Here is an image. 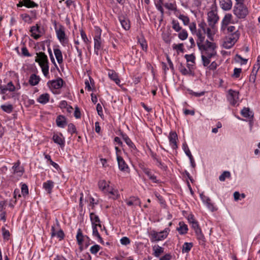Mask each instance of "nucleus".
Instances as JSON below:
<instances>
[{"instance_id": "nucleus-1", "label": "nucleus", "mask_w": 260, "mask_h": 260, "mask_svg": "<svg viewBox=\"0 0 260 260\" xmlns=\"http://www.w3.org/2000/svg\"><path fill=\"white\" fill-rule=\"evenodd\" d=\"M198 47L201 53L203 64L207 67L210 63V59L217 55V45L216 43L208 40L197 42Z\"/></svg>"}, {"instance_id": "nucleus-2", "label": "nucleus", "mask_w": 260, "mask_h": 260, "mask_svg": "<svg viewBox=\"0 0 260 260\" xmlns=\"http://www.w3.org/2000/svg\"><path fill=\"white\" fill-rule=\"evenodd\" d=\"M37 55L35 61L39 63L44 75L47 77L49 74V61L47 56L42 52L37 53Z\"/></svg>"}, {"instance_id": "nucleus-3", "label": "nucleus", "mask_w": 260, "mask_h": 260, "mask_svg": "<svg viewBox=\"0 0 260 260\" xmlns=\"http://www.w3.org/2000/svg\"><path fill=\"white\" fill-rule=\"evenodd\" d=\"M170 231V229L168 228L159 232L154 230L151 231L149 233L150 241L152 242H154L165 239L167 237Z\"/></svg>"}, {"instance_id": "nucleus-4", "label": "nucleus", "mask_w": 260, "mask_h": 260, "mask_svg": "<svg viewBox=\"0 0 260 260\" xmlns=\"http://www.w3.org/2000/svg\"><path fill=\"white\" fill-rule=\"evenodd\" d=\"M54 28L57 39L61 44L64 45L67 44L68 39L65 33V27L61 24H59L57 26L56 21L54 22Z\"/></svg>"}, {"instance_id": "nucleus-5", "label": "nucleus", "mask_w": 260, "mask_h": 260, "mask_svg": "<svg viewBox=\"0 0 260 260\" xmlns=\"http://www.w3.org/2000/svg\"><path fill=\"white\" fill-rule=\"evenodd\" d=\"M234 14L239 19H243L248 14L247 7L244 4H236L234 8Z\"/></svg>"}, {"instance_id": "nucleus-6", "label": "nucleus", "mask_w": 260, "mask_h": 260, "mask_svg": "<svg viewBox=\"0 0 260 260\" xmlns=\"http://www.w3.org/2000/svg\"><path fill=\"white\" fill-rule=\"evenodd\" d=\"M56 225L51 227V237L56 236L59 240H62L64 237L63 231L60 228V224L57 219H55Z\"/></svg>"}, {"instance_id": "nucleus-7", "label": "nucleus", "mask_w": 260, "mask_h": 260, "mask_svg": "<svg viewBox=\"0 0 260 260\" xmlns=\"http://www.w3.org/2000/svg\"><path fill=\"white\" fill-rule=\"evenodd\" d=\"M30 31L31 33V36L35 40L39 39L44 32V29L41 28L38 24L35 26H31L30 29Z\"/></svg>"}, {"instance_id": "nucleus-8", "label": "nucleus", "mask_w": 260, "mask_h": 260, "mask_svg": "<svg viewBox=\"0 0 260 260\" xmlns=\"http://www.w3.org/2000/svg\"><path fill=\"white\" fill-rule=\"evenodd\" d=\"M227 98L230 103L232 105L235 106L239 100V92L232 89H229Z\"/></svg>"}, {"instance_id": "nucleus-9", "label": "nucleus", "mask_w": 260, "mask_h": 260, "mask_svg": "<svg viewBox=\"0 0 260 260\" xmlns=\"http://www.w3.org/2000/svg\"><path fill=\"white\" fill-rule=\"evenodd\" d=\"M218 19V16L213 11H210L208 13V22L211 28H214Z\"/></svg>"}, {"instance_id": "nucleus-10", "label": "nucleus", "mask_w": 260, "mask_h": 260, "mask_svg": "<svg viewBox=\"0 0 260 260\" xmlns=\"http://www.w3.org/2000/svg\"><path fill=\"white\" fill-rule=\"evenodd\" d=\"M101 30L99 32V34L95 36L94 38V53L96 54H99V50L101 49L102 46V41L101 38Z\"/></svg>"}, {"instance_id": "nucleus-11", "label": "nucleus", "mask_w": 260, "mask_h": 260, "mask_svg": "<svg viewBox=\"0 0 260 260\" xmlns=\"http://www.w3.org/2000/svg\"><path fill=\"white\" fill-rule=\"evenodd\" d=\"M232 15L231 14H226L222 20V25L221 29L222 31H225L228 25L232 22Z\"/></svg>"}, {"instance_id": "nucleus-12", "label": "nucleus", "mask_w": 260, "mask_h": 260, "mask_svg": "<svg viewBox=\"0 0 260 260\" xmlns=\"http://www.w3.org/2000/svg\"><path fill=\"white\" fill-rule=\"evenodd\" d=\"M178 139L177 135L176 132H171L169 134V139L170 144L172 148L176 149L178 148L176 140Z\"/></svg>"}, {"instance_id": "nucleus-13", "label": "nucleus", "mask_w": 260, "mask_h": 260, "mask_svg": "<svg viewBox=\"0 0 260 260\" xmlns=\"http://www.w3.org/2000/svg\"><path fill=\"white\" fill-rule=\"evenodd\" d=\"M200 196L202 201L206 205L208 208L211 211H213L214 207L213 204L211 203V199L208 197L206 196L203 193H201Z\"/></svg>"}, {"instance_id": "nucleus-14", "label": "nucleus", "mask_w": 260, "mask_h": 260, "mask_svg": "<svg viewBox=\"0 0 260 260\" xmlns=\"http://www.w3.org/2000/svg\"><path fill=\"white\" fill-rule=\"evenodd\" d=\"M150 155L153 160H155L157 162V166L163 170H166L167 169V166H166L164 163H162L160 159L158 157L156 153H154L153 151L150 150Z\"/></svg>"}, {"instance_id": "nucleus-15", "label": "nucleus", "mask_w": 260, "mask_h": 260, "mask_svg": "<svg viewBox=\"0 0 260 260\" xmlns=\"http://www.w3.org/2000/svg\"><path fill=\"white\" fill-rule=\"evenodd\" d=\"M241 114L244 117L251 120L253 118L254 114L252 111H250L249 108L244 107L241 111Z\"/></svg>"}, {"instance_id": "nucleus-16", "label": "nucleus", "mask_w": 260, "mask_h": 260, "mask_svg": "<svg viewBox=\"0 0 260 260\" xmlns=\"http://www.w3.org/2000/svg\"><path fill=\"white\" fill-rule=\"evenodd\" d=\"M117 160L118 165V168L122 171H125L128 169L127 165L124 160L123 158L119 155H117Z\"/></svg>"}, {"instance_id": "nucleus-17", "label": "nucleus", "mask_w": 260, "mask_h": 260, "mask_svg": "<svg viewBox=\"0 0 260 260\" xmlns=\"http://www.w3.org/2000/svg\"><path fill=\"white\" fill-rule=\"evenodd\" d=\"M119 21L122 27L126 30H129L131 27L130 21L129 19L124 16H121L119 17Z\"/></svg>"}, {"instance_id": "nucleus-18", "label": "nucleus", "mask_w": 260, "mask_h": 260, "mask_svg": "<svg viewBox=\"0 0 260 260\" xmlns=\"http://www.w3.org/2000/svg\"><path fill=\"white\" fill-rule=\"evenodd\" d=\"M220 6L222 9L224 11H229L231 9L232 2L231 0H221Z\"/></svg>"}, {"instance_id": "nucleus-19", "label": "nucleus", "mask_w": 260, "mask_h": 260, "mask_svg": "<svg viewBox=\"0 0 260 260\" xmlns=\"http://www.w3.org/2000/svg\"><path fill=\"white\" fill-rule=\"evenodd\" d=\"M88 238L87 236L83 235L81 229H79L76 235V239L78 244L82 247L84 238Z\"/></svg>"}, {"instance_id": "nucleus-20", "label": "nucleus", "mask_w": 260, "mask_h": 260, "mask_svg": "<svg viewBox=\"0 0 260 260\" xmlns=\"http://www.w3.org/2000/svg\"><path fill=\"white\" fill-rule=\"evenodd\" d=\"M63 80L61 78H58L56 80L51 81V86L52 88L58 89L63 86Z\"/></svg>"}, {"instance_id": "nucleus-21", "label": "nucleus", "mask_w": 260, "mask_h": 260, "mask_svg": "<svg viewBox=\"0 0 260 260\" xmlns=\"http://www.w3.org/2000/svg\"><path fill=\"white\" fill-rule=\"evenodd\" d=\"M108 76L111 80L115 82V83L119 85L120 80L118 78V74L113 70H109L108 72Z\"/></svg>"}, {"instance_id": "nucleus-22", "label": "nucleus", "mask_w": 260, "mask_h": 260, "mask_svg": "<svg viewBox=\"0 0 260 260\" xmlns=\"http://www.w3.org/2000/svg\"><path fill=\"white\" fill-rule=\"evenodd\" d=\"M56 124L58 127L63 128L67 124L66 118L63 115H59L56 119Z\"/></svg>"}, {"instance_id": "nucleus-23", "label": "nucleus", "mask_w": 260, "mask_h": 260, "mask_svg": "<svg viewBox=\"0 0 260 260\" xmlns=\"http://www.w3.org/2000/svg\"><path fill=\"white\" fill-rule=\"evenodd\" d=\"M90 218L92 225H98L99 227L102 228L100 218L94 213L92 212L90 213Z\"/></svg>"}, {"instance_id": "nucleus-24", "label": "nucleus", "mask_w": 260, "mask_h": 260, "mask_svg": "<svg viewBox=\"0 0 260 260\" xmlns=\"http://www.w3.org/2000/svg\"><path fill=\"white\" fill-rule=\"evenodd\" d=\"M143 172L154 183H158L159 181L156 179V177L152 174L151 170L147 168H143Z\"/></svg>"}, {"instance_id": "nucleus-25", "label": "nucleus", "mask_w": 260, "mask_h": 260, "mask_svg": "<svg viewBox=\"0 0 260 260\" xmlns=\"http://www.w3.org/2000/svg\"><path fill=\"white\" fill-rule=\"evenodd\" d=\"M239 37V35L238 32L230 34L226 37L225 40L233 44H235L237 41L238 40Z\"/></svg>"}, {"instance_id": "nucleus-26", "label": "nucleus", "mask_w": 260, "mask_h": 260, "mask_svg": "<svg viewBox=\"0 0 260 260\" xmlns=\"http://www.w3.org/2000/svg\"><path fill=\"white\" fill-rule=\"evenodd\" d=\"M128 206H140L141 205V201L138 197H132L129 200L126 201Z\"/></svg>"}, {"instance_id": "nucleus-27", "label": "nucleus", "mask_w": 260, "mask_h": 260, "mask_svg": "<svg viewBox=\"0 0 260 260\" xmlns=\"http://www.w3.org/2000/svg\"><path fill=\"white\" fill-rule=\"evenodd\" d=\"M43 188L48 193H51L54 186V182L52 180H48L43 183Z\"/></svg>"}, {"instance_id": "nucleus-28", "label": "nucleus", "mask_w": 260, "mask_h": 260, "mask_svg": "<svg viewBox=\"0 0 260 260\" xmlns=\"http://www.w3.org/2000/svg\"><path fill=\"white\" fill-rule=\"evenodd\" d=\"M59 135H60L54 134L53 136L52 139L54 143L59 145L60 146H62L64 145V141L63 139L62 138V134L60 133Z\"/></svg>"}, {"instance_id": "nucleus-29", "label": "nucleus", "mask_w": 260, "mask_h": 260, "mask_svg": "<svg viewBox=\"0 0 260 260\" xmlns=\"http://www.w3.org/2000/svg\"><path fill=\"white\" fill-rule=\"evenodd\" d=\"M121 136L122 137L123 140L125 141L126 144L131 148L132 149H136V146L134 145V144L133 143V142L131 141L130 138L128 137V136L124 134L123 133H121L120 134Z\"/></svg>"}, {"instance_id": "nucleus-30", "label": "nucleus", "mask_w": 260, "mask_h": 260, "mask_svg": "<svg viewBox=\"0 0 260 260\" xmlns=\"http://www.w3.org/2000/svg\"><path fill=\"white\" fill-rule=\"evenodd\" d=\"M50 95L48 93H43L39 96L37 101L42 104H45L49 101Z\"/></svg>"}, {"instance_id": "nucleus-31", "label": "nucleus", "mask_w": 260, "mask_h": 260, "mask_svg": "<svg viewBox=\"0 0 260 260\" xmlns=\"http://www.w3.org/2000/svg\"><path fill=\"white\" fill-rule=\"evenodd\" d=\"M40 78L39 76L33 74L30 76L28 82L31 86H35L39 83Z\"/></svg>"}, {"instance_id": "nucleus-32", "label": "nucleus", "mask_w": 260, "mask_h": 260, "mask_svg": "<svg viewBox=\"0 0 260 260\" xmlns=\"http://www.w3.org/2000/svg\"><path fill=\"white\" fill-rule=\"evenodd\" d=\"M179 227L177 229V231L180 235H184L187 233V225L183 222H180L179 223Z\"/></svg>"}, {"instance_id": "nucleus-33", "label": "nucleus", "mask_w": 260, "mask_h": 260, "mask_svg": "<svg viewBox=\"0 0 260 260\" xmlns=\"http://www.w3.org/2000/svg\"><path fill=\"white\" fill-rule=\"evenodd\" d=\"M54 53L57 61L59 64H61L63 62L62 54L61 50L58 48L54 49Z\"/></svg>"}, {"instance_id": "nucleus-34", "label": "nucleus", "mask_w": 260, "mask_h": 260, "mask_svg": "<svg viewBox=\"0 0 260 260\" xmlns=\"http://www.w3.org/2000/svg\"><path fill=\"white\" fill-rule=\"evenodd\" d=\"M197 239L199 240V244L202 245L205 244V238L202 232V230H200L195 233Z\"/></svg>"}, {"instance_id": "nucleus-35", "label": "nucleus", "mask_w": 260, "mask_h": 260, "mask_svg": "<svg viewBox=\"0 0 260 260\" xmlns=\"http://www.w3.org/2000/svg\"><path fill=\"white\" fill-rule=\"evenodd\" d=\"M178 70L183 75H191L192 71L191 69H187L182 63H181L178 67Z\"/></svg>"}, {"instance_id": "nucleus-36", "label": "nucleus", "mask_w": 260, "mask_h": 260, "mask_svg": "<svg viewBox=\"0 0 260 260\" xmlns=\"http://www.w3.org/2000/svg\"><path fill=\"white\" fill-rule=\"evenodd\" d=\"M163 3L164 0H158L157 1L154 2L155 6L157 10L160 12L161 16H163L164 15V10L162 6V5H164Z\"/></svg>"}, {"instance_id": "nucleus-37", "label": "nucleus", "mask_w": 260, "mask_h": 260, "mask_svg": "<svg viewBox=\"0 0 260 260\" xmlns=\"http://www.w3.org/2000/svg\"><path fill=\"white\" fill-rule=\"evenodd\" d=\"M195 34H196L198 37L197 42H201L202 41H205L206 34H203V30H201V28H199L198 30L196 31Z\"/></svg>"}, {"instance_id": "nucleus-38", "label": "nucleus", "mask_w": 260, "mask_h": 260, "mask_svg": "<svg viewBox=\"0 0 260 260\" xmlns=\"http://www.w3.org/2000/svg\"><path fill=\"white\" fill-rule=\"evenodd\" d=\"M193 247V243L191 242H185L182 246V252L183 253H188Z\"/></svg>"}, {"instance_id": "nucleus-39", "label": "nucleus", "mask_w": 260, "mask_h": 260, "mask_svg": "<svg viewBox=\"0 0 260 260\" xmlns=\"http://www.w3.org/2000/svg\"><path fill=\"white\" fill-rule=\"evenodd\" d=\"M153 254L155 257H159V255L164 252V248L161 247L157 246V247H153Z\"/></svg>"}, {"instance_id": "nucleus-40", "label": "nucleus", "mask_w": 260, "mask_h": 260, "mask_svg": "<svg viewBox=\"0 0 260 260\" xmlns=\"http://www.w3.org/2000/svg\"><path fill=\"white\" fill-rule=\"evenodd\" d=\"M260 68V55L258 56L257 58L256 64H254L252 70V73L254 76V80H255L256 75Z\"/></svg>"}, {"instance_id": "nucleus-41", "label": "nucleus", "mask_w": 260, "mask_h": 260, "mask_svg": "<svg viewBox=\"0 0 260 260\" xmlns=\"http://www.w3.org/2000/svg\"><path fill=\"white\" fill-rule=\"evenodd\" d=\"M20 162L19 160H18L17 162L14 164L12 169H13L14 173H23V170L22 168L20 167Z\"/></svg>"}, {"instance_id": "nucleus-42", "label": "nucleus", "mask_w": 260, "mask_h": 260, "mask_svg": "<svg viewBox=\"0 0 260 260\" xmlns=\"http://www.w3.org/2000/svg\"><path fill=\"white\" fill-rule=\"evenodd\" d=\"M24 6L28 8L38 7V5L31 0H24Z\"/></svg>"}, {"instance_id": "nucleus-43", "label": "nucleus", "mask_w": 260, "mask_h": 260, "mask_svg": "<svg viewBox=\"0 0 260 260\" xmlns=\"http://www.w3.org/2000/svg\"><path fill=\"white\" fill-rule=\"evenodd\" d=\"M1 108L5 112L7 113H10L13 111V107L11 104L7 105H2L1 106Z\"/></svg>"}, {"instance_id": "nucleus-44", "label": "nucleus", "mask_w": 260, "mask_h": 260, "mask_svg": "<svg viewBox=\"0 0 260 260\" xmlns=\"http://www.w3.org/2000/svg\"><path fill=\"white\" fill-rule=\"evenodd\" d=\"M172 28L177 32H179L181 30V27L180 26L179 22L175 20L172 21Z\"/></svg>"}, {"instance_id": "nucleus-45", "label": "nucleus", "mask_w": 260, "mask_h": 260, "mask_svg": "<svg viewBox=\"0 0 260 260\" xmlns=\"http://www.w3.org/2000/svg\"><path fill=\"white\" fill-rule=\"evenodd\" d=\"M231 177V173L229 171H224L222 174L219 177L220 181H224L225 178H230Z\"/></svg>"}, {"instance_id": "nucleus-46", "label": "nucleus", "mask_w": 260, "mask_h": 260, "mask_svg": "<svg viewBox=\"0 0 260 260\" xmlns=\"http://www.w3.org/2000/svg\"><path fill=\"white\" fill-rule=\"evenodd\" d=\"M138 42L140 43L142 49L144 51H146L147 48V44L145 40L143 38H139L138 39Z\"/></svg>"}, {"instance_id": "nucleus-47", "label": "nucleus", "mask_w": 260, "mask_h": 260, "mask_svg": "<svg viewBox=\"0 0 260 260\" xmlns=\"http://www.w3.org/2000/svg\"><path fill=\"white\" fill-rule=\"evenodd\" d=\"M188 34L185 29H182L178 34V38L181 40H184L187 39Z\"/></svg>"}, {"instance_id": "nucleus-48", "label": "nucleus", "mask_w": 260, "mask_h": 260, "mask_svg": "<svg viewBox=\"0 0 260 260\" xmlns=\"http://www.w3.org/2000/svg\"><path fill=\"white\" fill-rule=\"evenodd\" d=\"M164 7L167 9L171 11H176L177 7L175 4L173 3H165Z\"/></svg>"}, {"instance_id": "nucleus-49", "label": "nucleus", "mask_w": 260, "mask_h": 260, "mask_svg": "<svg viewBox=\"0 0 260 260\" xmlns=\"http://www.w3.org/2000/svg\"><path fill=\"white\" fill-rule=\"evenodd\" d=\"M173 49L176 50L178 52L179 51L182 53L184 52L183 43H180V44H174L173 45Z\"/></svg>"}, {"instance_id": "nucleus-50", "label": "nucleus", "mask_w": 260, "mask_h": 260, "mask_svg": "<svg viewBox=\"0 0 260 260\" xmlns=\"http://www.w3.org/2000/svg\"><path fill=\"white\" fill-rule=\"evenodd\" d=\"M68 127V132L71 135L77 133L76 126L73 123H69Z\"/></svg>"}, {"instance_id": "nucleus-51", "label": "nucleus", "mask_w": 260, "mask_h": 260, "mask_svg": "<svg viewBox=\"0 0 260 260\" xmlns=\"http://www.w3.org/2000/svg\"><path fill=\"white\" fill-rule=\"evenodd\" d=\"M178 18L183 21V24L185 25H187L188 24L189 22V19L188 16L184 15L183 14H180L178 16Z\"/></svg>"}, {"instance_id": "nucleus-52", "label": "nucleus", "mask_w": 260, "mask_h": 260, "mask_svg": "<svg viewBox=\"0 0 260 260\" xmlns=\"http://www.w3.org/2000/svg\"><path fill=\"white\" fill-rule=\"evenodd\" d=\"M184 57L186 59L187 62H191L192 63H195L196 57L193 54H186L185 55Z\"/></svg>"}, {"instance_id": "nucleus-53", "label": "nucleus", "mask_w": 260, "mask_h": 260, "mask_svg": "<svg viewBox=\"0 0 260 260\" xmlns=\"http://www.w3.org/2000/svg\"><path fill=\"white\" fill-rule=\"evenodd\" d=\"M100 246L95 244L90 247V251L92 254H96L100 249Z\"/></svg>"}, {"instance_id": "nucleus-54", "label": "nucleus", "mask_w": 260, "mask_h": 260, "mask_svg": "<svg viewBox=\"0 0 260 260\" xmlns=\"http://www.w3.org/2000/svg\"><path fill=\"white\" fill-rule=\"evenodd\" d=\"M236 60L237 62H240L241 64H245L247 63L248 60L244 59L241 57V55L237 54L236 55Z\"/></svg>"}, {"instance_id": "nucleus-55", "label": "nucleus", "mask_w": 260, "mask_h": 260, "mask_svg": "<svg viewBox=\"0 0 260 260\" xmlns=\"http://www.w3.org/2000/svg\"><path fill=\"white\" fill-rule=\"evenodd\" d=\"M21 17L24 21L27 22L28 23H31V18L29 15L27 14H23L21 15Z\"/></svg>"}, {"instance_id": "nucleus-56", "label": "nucleus", "mask_w": 260, "mask_h": 260, "mask_svg": "<svg viewBox=\"0 0 260 260\" xmlns=\"http://www.w3.org/2000/svg\"><path fill=\"white\" fill-rule=\"evenodd\" d=\"M21 189V193L22 194L23 196H25L28 194V189L26 184L24 183L22 184Z\"/></svg>"}, {"instance_id": "nucleus-57", "label": "nucleus", "mask_w": 260, "mask_h": 260, "mask_svg": "<svg viewBox=\"0 0 260 260\" xmlns=\"http://www.w3.org/2000/svg\"><path fill=\"white\" fill-rule=\"evenodd\" d=\"M183 149L184 151V152L185 153L186 155L189 157L190 156H192V154L188 148V147L186 143H184L183 144Z\"/></svg>"}, {"instance_id": "nucleus-58", "label": "nucleus", "mask_w": 260, "mask_h": 260, "mask_svg": "<svg viewBox=\"0 0 260 260\" xmlns=\"http://www.w3.org/2000/svg\"><path fill=\"white\" fill-rule=\"evenodd\" d=\"M80 35H81V37L82 39V40H83L84 42L87 44L89 42V40L88 39V38L87 37V36L85 32V31L82 29H80Z\"/></svg>"}, {"instance_id": "nucleus-59", "label": "nucleus", "mask_w": 260, "mask_h": 260, "mask_svg": "<svg viewBox=\"0 0 260 260\" xmlns=\"http://www.w3.org/2000/svg\"><path fill=\"white\" fill-rule=\"evenodd\" d=\"M99 186L102 190H104L106 188L107 186L109 187V185L107 183L105 180H101L99 182Z\"/></svg>"}, {"instance_id": "nucleus-60", "label": "nucleus", "mask_w": 260, "mask_h": 260, "mask_svg": "<svg viewBox=\"0 0 260 260\" xmlns=\"http://www.w3.org/2000/svg\"><path fill=\"white\" fill-rule=\"evenodd\" d=\"M206 26H207V24L204 21L201 22L199 24V28H201V29L203 30V34L206 33L207 28H206Z\"/></svg>"}, {"instance_id": "nucleus-61", "label": "nucleus", "mask_w": 260, "mask_h": 260, "mask_svg": "<svg viewBox=\"0 0 260 260\" xmlns=\"http://www.w3.org/2000/svg\"><path fill=\"white\" fill-rule=\"evenodd\" d=\"M190 224L191 225V227L194 230L195 233L201 230L197 221H196Z\"/></svg>"}, {"instance_id": "nucleus-62", "label": "nucleus", "mask_w": 260, "mask_h": 260, "mask_svg": "<svg viewBox=\"0 0 260 260\" xmlns=\"http://www.w3.org/2000/svg\"><path fill=\"white\" fill-rule=\"evenodd\" d=\"M6 88L8 90H9L10 91H15L16 88L15 86L14 85L12 82H9L6 87Z\"/></svg>"}, {"instance_id": "nucleus-63", "label": "nucleus", "mask_w": 260, "mask_h": 260, "mask_svg": "<svg viewBox=\"0 0 260 260\" xmlns=\"http://www.w3.org/2000/svg\"><path fill=\"white\" fill-rule=\"evenodd\" d=\"M130 240L126 237H123L120 239V243L124 245H127L130 243Z\"/></svg>"}, {"instance_id": "nucleus-64", "label": "nucleus", "mask_w": 260, "mask_h": 260, "mask_svg": "<svg viewBox=\"0 0 260 260\" xmlns=\"http://www.w3.org/2000/svg\"><path fill=\"white\" fill-rule=\"evenodd\" d=\"M189 27L192 34H195L197 31L196 24L195 23V22L191 23L189 26Z\"/></svg>"}]
</instances>
